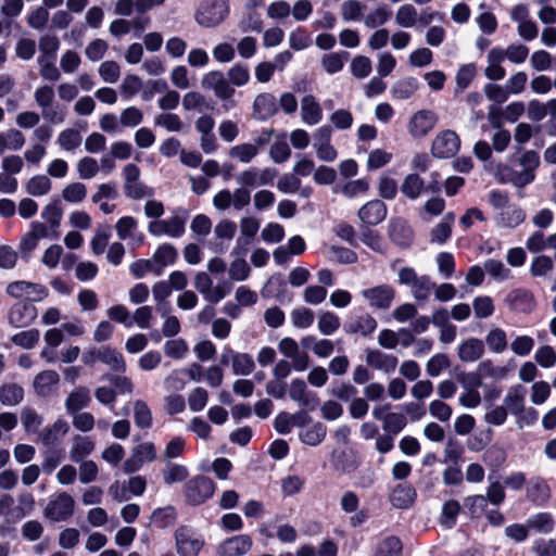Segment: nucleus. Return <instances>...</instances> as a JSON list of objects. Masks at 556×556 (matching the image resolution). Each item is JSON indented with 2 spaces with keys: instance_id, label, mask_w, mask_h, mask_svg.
<instances>
[{
  "instance_id": "nucleus-47",
  "label": "nucleus",
  "mask_w": 556,
  "mask_h": 556,
  "mask_svg": "<svg viewBox=\"0 0 556 556\" xmlns=\"http://www.w3.org/2000/svg\"><path fill=\"white\" fill-rule=\"evenodd\" d=\"M177 255L178 253L174 245L164 243L154 252L152 260L156 267H161L162 273L164 267L173 265L176 262Z\"/></svg>"
},
{
  "instance_id": "nucleus-26",
  "label": "nucleus",
  "mask_w": 556,
  "mask_h": 556,
  "mask_svg": "<svg viewBox=\"0 0 556 556\" xmlns=\"http://www.w3.org/2000/svg\"><path fill=\"white\" fill-rule=\"evenodd\" d=\"M302 122L308 126L317 125L323 119V110L318 101L312 94L301 100Z\"/></svg>"
},
{
  "instance_id": "nucleus-23",
  "label": "nucleus",
  "mask_w": 556,
  "mask_h": 556,
  "mask_svg": "<svg viewBox=\"0 0 556 556\" xmlns=\"http://www.w3.org/2000/svg\"><path fill=\"white\" fill-rule=\"evenodd\" d=\"M526 214L516 204H509L498 212L495 217L496 226L500 228H515L523 223Z\"/></svg>"
},
{
  "instance_id": "nucleus-9",
  "label": "nucleus",
  "mask_w": 556,
  "mask_h": 556,
  "mask_svg": "<svg viewBox=\"0 0 556 556\" xmlns=\"http://www.w3.org/2000/svg\"><path fill=\"white\" fill-rule=\"evenodd\" d=\"M438 115L431 110H419L415 112L408 123L407 131L415 139L425 138L437 125Z\"/></svg>"
},
{
  "instance_id": "nucleus-17",
  "label": "nucleus",
  "mask_w": 556,
  "mask_h": 556,
  "mask_svg": "<svg viewBox=\"0 0 556 556\" xmlns=\"http://www.w3.org/2000/svg\"><path fill=\"white\" fill-rule=\"evenodd\" d=\"M194 288L203 295L205 301L213 304L218 303L228 294V290L222 285L213 287V280L204 271L195 274Z\"/></svg>"
},
{
  "instance_id": "nucleus-10",
  "label": "nucleus",
  "mask_w": 556,
  "mask_h": 556,
  "mask_svg": "<svg viewBox=\"0 0 556 556\" xmlns=\"http://www.w3.org/2000/svg\"><path fill=\"white\" fill-rule=\"evenodd\" d=\"M175 541L180 556H197L204 546L203 539L188 527H179L176 530Z\"/></svg>"
},
{
  "instance_id": "nucleus-56",
  "label": "nucleus",
  "mask_w": 556,
  "mask_h": 556,
  "mask_svg": "<svg viewBox=\"0 0 556 556\" xmlns=\"http://www.w3.org/2000/svg\"><path fill=\"white\" fill-rule=\"evenodd\" d=\"M159 311L161 312L162 317L165 318L162 326L163 334L167 338L177 336L181 329L180 321L176 316L168 314L170 305H162L159 307Z\"/></svg>"
},
{
  "instance_id": "nucleus-54",
  "label": "nucleus",
  "mask_w": 556,
  "mask_h": 556,
  "mask_svg": "<svg viewBox=\"0 0 556 556\" xmlns=\"http://www.w3.org/2000/svg\"><path fill=\"white\" fill-rule=\"evenodd\" d=\"M417 10L413 4H403L401 5L395 13V23L400 27L412 28L416 25L417 22Z\"/></svg>"
},
{
  "instance_id": "nucleus-12",
  "label": "nucleus",
  "mask_w": 556,
  "mask_h": 556,
  "mask_svg": "<svg viewBox=\"0 0 556 556\" xmlns=\"http://www.w3.org/2000/svg\"><path fill=\"white\" fill-rule=\"evenodd\" d=\"M222 365H231L232 374L236 376H249L255 369L253 357L248 353L236 352L225 348L220 356Z\"/></svg>"
},
{
  "instance_id": "nucleus-25",
  "label": "nucleus",
  "mask_w": 556,
  "mask_h": 556,
  "mask_svg": "<svg viewBox=\"0 0 556 556\" xmlns=\"http://www.w3.org/2000/svg\"><path fill=\"white\" fill-rule=\"evenodd\" d=\"M508 306L517 312L529 313L535 306V300L531 292L522 289L513 290L506 296Z\"/></svg>"
},
{
  "instance_id": "nucleus-61",
  "label": "nucleus",
  "mask_w": 556,
  "mask_h": 556,
  "mask_svg": "<svg viewBox=\"0 0 556 556\" xmlns=\"http://www.w3.org/2000/svg\"><path fill=\"white\" fill-rule=\"evenodd\" d=\"M40 332L38 329H29L17 332L11 337L13 344L23 349H33L39 341Z\"/></svg>"
},
{
  "instance_id": "nucleus-43",
  "label": "nucleus",
  "mask_w": 556,
  "mask_h": 556,
  "mask_svg": "<svg viewBox=\"0 0 556 556\" xmlns=\"http://www.w3.org/2000/svg\"><path fill=\"white\" fill-rule=\"evenodd\" d=\"M24 390L17 383H4L0 387V402L4 406H15L23 401Z\"/></svg>"
},
{
  "instance_id": "nucleus-44",
  "label": "nucleus",
  "mask_w": 556,
  "mask_h": 556,
  "mask_svg": "<svg viewBox=\"0 0 556 556\" xmlns=\"http://www.w3.org/2000/svg\"><path fill=\"white\" fill-rule=\"evenodd\" d=\"M68 430V424L64 419L60 418L43 430L42 442L46 445L54 444L59 442L63 437H65Z\"/></svg>"
},
{
  "instance_id": "nucleus-60",
  "label": "nucleus",
  "mask_w": 556,
  "mask_h": 556,
  "mask_svg": "<svg viewBox=\"0 0 556 556\" xmlns=\"http://www.w3.org/2000/svg\"><path fill=\"white\" fill-rule=\"evenodd\" d=\"M189 352L188 343L182 338L172 339L164 343V353L167 357L182 359Z\"/></svg>"
},
{
  "instance_id": "nucleus-62",
  "label": "nucleus",
  "mask_w": 556,
  "mask_h": 556,
  "mask_svg": "<svg viewBox=\"0 0 556 556\" xmlns=\"http://www.w3.org/2000/svg\"><path fill=\"white\" fill-rule=\"evenodd\" d=\"M291 155V149L286 140V136L278 138L269 149V156L276 164L286 162Z\"/></svg>"
},
{
  "instance_id": "nucleus-41",
  "label": "nucleus",
  "mask_w": 556,
  "mask_h": 556,
  "mask_svg": "<svg viewBox=\"0 0 556 556\" xmlns=\"http://www.w3.org/2000/svg\"><path fill=\"white\" fill-rule=\"evenodd\" d=\"M228 155L242 164H249L258 155L257 146L251 142L239 143L229 149Z\"/></svg>"
},
{
  "instance_id": "nucleus-57",
  "label": "nucleus",
  "mask_w": 556,
  "mask_h": 556,
  "mask_svg": "<svg viewBox=\"0 0 556 556\" xmlns=\"http://www.w3.org/2000/svg\"><path fill=\"white\" fill-rule=\"evenodd\" d=\"M484 270L496 281L508 280L513 277L510 269L503 262L494 258L484 262Z\"/></svg>"
},
{
  "instance_id": "nucleus-51",
  "label": "nucleus",
  "mask_w": 556,
  "mask_h": 556,
  "mask_svg": "<svg viewBox=\"0 0 556 556\" xmlns=\"http://www.w3.org/2000/svg\"><path fill=\"white\" fill-rule=\"evenodd\" d=\"M425 182L417 174H409L405 177L401 191L410 200H416L421 195Z\"/></svg>"
},
{
  "instance_id": "nucleus-63",
  "label": "nucleus",
  "mask_w": 556,
  "mask_h": 556,
  "mask_svg": "<svg viewBox=\"0 0 556 556\" xmlns=\"http://www.w3.org/2000/svg\"><path fill=\"white\" fill-rule=\"evenodd\" d=\"M402 543L395 536L383 539L378 545L375 556H401Z\"/></svg>"
},
{
  "instance_id": "nucleus-15",
  "label": "nucleus",
  "mask_w": 556,
  "mask_h": 556,
  "mask_svg": "<svg viewBox=\"0 0 556 556\" xmlns=\"http://www.w3.org/2000/svg\"><path fill=\"white\" fill-rule=\"evenodd\" d=\"M332 129L328 125H324L316 129L313 135V147L316 151L317 157L324 162H333L338 152L331 144Z\"/></svg>"
},
{
  "instance_id": "nucleus-6",
  "label": "nucleus",
  "mask_w": 556,
  "mask_h": 556,
  "mask_svg": "<svg viewBox=\"0 0 556 556\" xmlns=\"http://www.w3.org/2000/svg\"><path fill=\"white\" fill-rule=\"evenodd\" d=\"M214 492L215 483L204 476H195L185 484V496L191 505L203 504Z\"/></svg>"
},
{
  "instance_id": "nucleus-31",
  "label": "nucleus",
  "mask_w": 556,
  "mask_h": 556,
  "mask_svg": "<svg viewBox=\"0 0 556 556\" xmlns=\"http://www.w3.org/2000/svg\"><path fill=\"white\" fill-rule=\"evenodd\" d=\"M376 328H377L376 319L368 314L358 316L357 318L352 319L344 325L345 332L358 333L363 337L372 333Z\"/></svg>"
},
{
  "instance_id": "nucleus-58",
  "label": "nucleus",
  "mask_w": 556,
  "mask_h": 556,
  "mask_svg": "<svg viewBox=\"0 0 556 556\" xmlns=\"http://www.w3.org/2000/svg\"><path fill=\"white\" fill-rule=\"evenodd\" d=\"M124 192L127 198L132 200L153 198L155 193L152 187L147 186L140 180L130 184H124Z\"/></svg>"
},
{
  "instance_id": "nucleus-5",
  "label": "nucleus",
  "mask_w": 556,
  "mask_h": 556,
  "mask_svg": "<svg viewBox=\"0 0 556 556\" xmlns=\"http://www.w3.org/2000/svg\"><path fill=\"white\" fill-rule=\"evenodd\" d=\"M5 292L12 299H24L28 302H40L49 295L47 287L26 280H16L10 282Z\"/></svg>"
},
{
  "instance_id": "nucleus-37",
  "label": "nucleus",
  "mask_w": 556,
  "mask_h": 556,
  "mask_svg": "<svg viewBox=\"0 0 556 556\" xmlns=\"http://www.w3.org/2000/svg\"><path fill=\"white\" fill-rule=\"evenodd\" d=\"M484 340L489 351L494 354L503 353L508 345L505 330L495 326L490 328Z\"/></svg>"
},
{
  "instance_id": "nucleus-64",
  "label": "nucleus",
  "mask_w": 556,
  "mask_h": 556,
  "mask_svg": "<svg viewBox=\"0 0 556 556\" xmlns=\"http://www.w3.org/2000/svg\"><path fill=\"white\" fill-rule=\"evenodd\" d=\"M352 75L357 79L368 77L372 71V64L368 56L356 55L350 64Z\"/></svg>"
},
{
  "instance_id": "nucleus-28",
  "label": "nucleus",
  "mask_w": 556,
  "mask_h": 556,
  "mask_svg": "<svg viewBox=\"0 0 556 556\" xmlns=\"http://www.w3.org/2000/svg\"><path fill=\"white\" fill-rule=\"evenodd\" d=\"M99 356V362L106 365L112 371L124 374L127 370L125 358L116 349L110 345L101 346Z\"/></svg>"
},
{
  "instance_id": "nucleus-36",
  "label": "nucleus",
  "mask_w": 556,
  "mask_h": 556,
  "mask_svg": "<svg viewBox=\"0 0 556 556\" xmlns=\"http://www.w3.org/2000/svg\"><path fill=\"white\" fill-rule=\"evenodd\" d=\"M253 109L260 119H266L277 111L276 99L271 93H261L255 98Z\"/></svg>"
},
{
  "instance_id": "nucleus-50",
  "label": "nucleus",
  "mask_w": 556,
  "mask_h": 556,
  "mask_svg": "<svg viewBox=\"0 0 556 556\" xmlns=\"http://www.w3.org/2000/svg\"><path fill=\"white\" fill-rule=\"evenodd\" d=\"M188 476V468L181 464L170 463L162 470L163 481L167 485L182 482Z\"/></svg>"
},
{
  "instance_id": "nucleus-13",
  "label": "nucleus",
  "mask_w": 556,
  "mask_h": 556,
  "mask_svg": "<svg viewBox=\"0 0 556 556\" xmlns=\"http://www.w3.org/2000/svg\"><path fill=\"white\" fill-rule=\"evenodd\" d=\"M204 89L212 90L220 100H230L235 94V88L220 71H211L206 73L201 80Z\"/></svg>"
},
{
  "instance_id": "nucleus-53",
  "label": "nucleus",
  "mask_w": 556,
  "mask_h": 556,
  "mask_svg": "<svg viewBox=\"0 0 556 556\" xmlns=\"http://www.w3.org/2000/svg\"><path fill=\"white\" fill-rule=\"evenodd\" d=\"M475 316L479 319H486L495 312L494 301L489 295H478L472 300Z\"/></svg>"
},
{
  "instance_id": "nucleus-4",
  "label": "nucleus",
  "mask_w": 556,
  "mask_h": 556,
  "mask_svg": "<svg viewBox=\"0 0 556 556\" xmlns=\"http://www.w3.org/2000/svg\"><path fill=\"white\" fill-rule=\"evenodd\" d=\"M74 510V497L65 491H60L50 496L43 516L53 522H61L70 519Z\"/></svg>"
},
{
  "instance_id": "nucleus-19",
  "label": "nucleus",
  "mask_w": 556,
  "mask_h": 556,
  "mask_svg": "<svg viewBox=\"0 0 556 556\" xmlns=\"http://www.w3.org/2000/svg\"><path fill=\"white\" fill-rule=\"evenodd\" d=\"M387 206L381 200H371L364 204L358 211V217L363 224L375 226L384 220Z\"/></svg>"
},
{
  "instance_id": "nucleus-27",
  "label": "nucleus",
  "mask_w": 556,
  "mask_h": 556,
  "mask_svg": "<svg viewBox=\"0 0 556 556\" xmlns=\"http://www.w3.org/2000/svg\"><path fill=\"white\" fill-rule=\"evenodd\" d=\"M366 362L369 366L386 374L394 371L397 366V358L394 355L386 354L379 350H368Z\"/></svg>"
},
{
  "instance_id": "nucleus-52",
  "label": "nucleus",
  "mask_w": 556,
  "mask_h": 556,
  "mask_svg": "<svg viewBox=\"0 0 556 556\" xmlns=\"http://www.w3.org/2000/svg\"><path fill=\"white\" fill-rule=\"evenodd\" d=\"M435 288V283L431 281V279L422 275L420 278L410 287V292L413 298L418 302L427 301L433 289Z\"/></svg>"
},
{
  "instance_id": "nucleus-20",
  "label": "nucleus",
  "mask_w": 556,
  "mask_h": 556,
  "mask_svg": "<svg viewBox=\"0 0 556 556\" xmlns=\"http://www.w3.org/2000/svg\"><path fill=\"white\" fill-rule=\"evenodd\" d=\"M94 441L87 435L76 434L72 439L68 457L74 463L87 460V457L94 451Z\"/></svg>"
},
{
  "instance_id": "nucleus-40",
  "label": "nucleus",
  "mask_w": 556,
  "mask_h": 556,
  "mask_svg": "<svg viewBox=\"0 0 556 556\" xmlns=\"http://www.w3.org/2000/svg\"><path fill=\"white\" fill-rule=\"evenodd\" d=\"M260 220L253 216H244L240 220V236L237 239L238 245H248L260 230Z\"/></svg>"
},
{
  "instance_id": "nucleus-16",
  "label": "nucleus",
  "mask_w": 556,
  "mask_h": 556,
  "mask_svg": "<svg viewBox=\"0 0 556 556\" xmlns=\"http://www.w3.org/2000/svg\"><path fill=\"white\" fill-rule=\"evenodd\" d=\"M38 316V311L31 302L21 301L11 306L8 313V321L14 328L30 326Z\"/></svg>"
},
{
  "instance_id": "nucleus-18",
  "label": "nucleus",
  "mask_w": 556,
  "mask_h": 556,
  "mask_svg": "<svg viewBox=\"0 0 556 556\" xmlns=\"http://www.w3.org/2000/svg\"><path fill=\"white\" fill-rule=\"evenodd\" d=\"M253 545L249 534H238L224 540L217 549L219 556H243Z\"/></svg>"
},
{
  "instance_id": "nucleus-42",
  "label": "nucleus",
  "mask_w": 556,
  "mask_h": 556,
  "mask_svg": "<svg viewBox=\"0 0 556 556\" xmlns=\"http://www.w3.org/2000/svg\"><path fill=\"white\" fill-rule=\"evenodd\" d=\"M418 80L414 77H406L396 81L391 89V94L394 99L406 100L409 99L418 90Z\"/></svg>"
},
{
  "instance_id": "nucleus-21",
  "label": "nucleus",
  "mask_w": 556,
  "mask_h": 556,
  "mask_svg": "<svg viewBox=\"0 0 556 556\" xmlns=\"http://www.w3.org/2000/svg\"><path fill=\"white\" fill-rule=\"evenodd\" d=\"M60 383V375L52 369L39 372L33 382L34 390L37 395L49 396Z\"/></svg>"
},
{
  "instance_id": "nucleus-30",
  "label": "nucleus",
  "mask_w": 556,
  "mask_h": 556,
  "mask_svg": "<svg viewBox=\"0 0 556 556\" xmlns=\"http://www.w3.org/2000/svg\"><path fill=\"white\" fill-rule=\"evenodd\" d=\"M416 490L408 484H399L391 493L390 501L396 508H409L416 500Z\"/></svg>"
},
{
  "instance_id": "nucleus-45",
  "label": "nucleus",
  "mask_w": 556,
  "mask_h": 556,
  "mask_svg": "<svg viewBox=\"0 0 556 556\" xmlns=\"http://www.w3.org/2000/svg\"><path fill=\"white\" fill-rule=\"evenodd\" d=\"M51 180L46 175H35L25 184V191L33 197H42L50 192Z\"/></svg>"
},
{
  "instance_id": "nucleus-14",
  "label": "nucleus",
  "mask_w": 556,
  "mask_h": 556,
  "mask_svg": "<svg viewBox=\"0 0 556 556\" xmlns=\"http://www.w3.org/2000/svg\"><path fill=\"white\" fill-rule=\"evenodd\" d=\"M361 295L376 309H388L394 298L395 290L389 285H378L361 291Z\"/></svg>"
},
{
  "instance_id": "nucleus-7",
  "label": "nucleus",
  "mask_w": 556,
  "mask_h": 556,
  "mask_svg": "<svg viewBox=\"0 0 556 556\" xmlns=\"http://www.w3.org/2000/svg\"><path fill=\"white\" fill-rule=\"evenodd\" d=\"M460 148L458 135L451 129H445L437 134L431 143V154L437 159H450L454 156Z\"/></svg>"
},
{
  "instance_id": "nucleus-22",
  "label": "nucleus",
  "mask_w": 556,
  "mask_h": 556,
  "mask_svg": "<svg viewBox=\"0 0 556 556\" xmlns=\"http://www.w3.org/2000/svg\"><path fill=\"white\" fill-rule=\"evenodd\" d=\"M484 354V343L478 338H467L457 348V355L462 362L473 363Z\"/></svg>"
},
{
  "instance_id": "nucleus-2",
  "label": "nucleus",
  "mask_w": 556,
  "mask_h": 556,
  "mask_svg": "<svg viewBox=\"0 0 556 556\" xmlns=\"http://www.w3.org/2000/svg\"><path fill=\"white\" fill-rule=\"evenodd\" d=\"M228 14V0H203L195 11L194 18L200 26L213 28L223 23Z\"/></svg>"
},
{
  "instance_id": "nucleus-3",
  "label": "nucleus",
  "mask_w": 556,
  "mask_h": 556,
  "mask_svg": "<svg viewBox=\"0 0 556 556\" xmlns=\"http://www.w3.org/2000/svg\"><path fill=\"white\" fill-rule=\"evenodd\" d=\"M34 100L40 109L42 117L51 124H62L65 121V109L58 110L55 103V91L50 85H40L34 91Z\"/></svg>"
},
{
  "instance_id": "nucleus-59",
  "label": "nucleus",
  "mask_w": 556,
  "mask_h": 556,
  "mask_svg": "<svg viewBox=\"0 0 556 556\" xmlns=\"http://www.w3.org/2000/svg\"><path fill=\"white\" fill-rule=\"evenodd\" d=\"M58 144L65 151H73L81 143V136L78 130L74 128H66L62 130L56 139Z\"/></svg>"
},
{
  "instance_id": "nucleus-33",
  "label": "nucleus",
  "mask_w": 556,
  "mask_h": 556,
  "mask_svg": "<svg viewBox=\"0 0 556 556\" xmlns=\"http://www.w3.org/2000/svg\"><path fill=\"white\" fill-rule=\"evenodd\" d=\"M494 177L502 184H511L518 188L527 186L520 170H516L507 164H497L494 169Z\"/></svg>"
},
{
  "instance_id": "nucleus-49",
  "label": "nucleus",
  "mask_w": 556,
  "mask_h": 556,
  "mask_svg": "<svg viewBox=\"0 0 556 556\" xmlns=\"http://www.w3.org/2000/svg\"><path fill=\"white\" fill-rule=\"evenodd\" d=\"M111 238V227L109 225H100L97 227L93 237L90 240V249L94 255L104 253L109 240Z\"/></svg>"
},
{
  "instance_id": "nucleus-34",
  "label": "nucleus",
  "mask_w": 556,
  "mask_h": 556,
  "mask_svg": "<svg viewBox=\"0 0 556 556\" xmlns=\"http://www.w3.org/2000/svg\"><path fill=\"white\" fill-rule=\"evenodd\" d=\"M519 165L521 166L520 174L527 185H529L535 178V169L540 165V156L535 151L528 150L520 156Z\"/></svg>"
},
{
  "instance_id": "nucleus-8",
  "label": "nucleus",
  "mask_w": 556,
  "mask_h": 556,
  "mask_svg": "<svg viewBox=\"0 0 556 556\" xmlns=\"http://www.w3.org/2000/svg\"><path fill=\"white\" fill-rule=\"evenodd\" d=\"M156 459V447L153 442H142L131 450L130 456L124 462L125 473H132L142 468L146 463Z\"/></svg>"
},
{
  "instance_id": "nucleus-24",
  "label": "nucleus",
  "mask_w": 556,
  "mask_h": 556,
  "mask_svg": "<svg viewBox=\"0 0 556 556\" xmlns=\"http://www.w3.org/2000/svg\"><path fill=\"white\" fill-rule=\"evenodd\" d=\"M91 402L90 391L87 387L78 386L74 388L65 400V408L68 414H76L88 407Z\"/></svg>"
},
{
  "instance_id": "nucleus-29",
  "label": "nucleus",
  "mask_w": 556,
  "mask_h": 556,
  "mask_svg": "<svg viewBox=\"0 0 556 556\" xmlns=\"http://www.w3.org/2000/svg\"><path fill=\"white\" fill-rule=\"evenodd\" d=\"M389 235L393 242L401 247H407L413 240V230L408 223L402 218L390 222Z\"/></svg>"
},
{
  "instance_id": "nucleus-32",
  "label": "nucleus",
  "mask_w": 556,
  "mask_h": 556,
  "mask_svg": "<svg viewBox=\"0 0 556 556\" xmlns=\"http://www.w3.org/2000/svg\"><path fill=\"white\" fill-rule=\"evenodd\" d=\"M528 527L540 534H549L554 531L556 521L551 513L542 511L530 516L528 519Z\"/></svg>"
},
{
  "instance_id": "nucleus-39",
  "label": "nucleus",
  "mask_w": 556,
  "mask_h": 556,
  "mask_svg": "<svg viewBox=\"0 0 556 556\" xmlns=\"http://www.w3.org/2000/svg\"><path fill=\"white\" fill-rule=\"evenodd\" d=\"M349 53L345 51L326 53L320 59L323 70L332 75L342 71L348 61Z\"/></svg>"
},
{
  "instance_id": "nucleus-11",
  "label": "nucleus",
  "mask_w": 556,
  "mask_h": 556,
  "mask_svg": "<svg viewBox=\"0 0 556 556\" xmlns=\"http://www.w3.org/2000/svg\"><path fill=\"white\" fill-rule=\"evenodd\" d=\"M290 399L299 406L314 410L319 406V397L316 392L308 389L301 378L292 379L288 388Z\"/></svg>"
},
{
  "instance_id": "nucleus-35",
  "label": "nucleus",
  "mask_w": 556,
  "mask_h": 556,
  "mask_svg": "<svg viewBox=\"0 0 556 556\" xmlns=\"http://www.w3.org/2000/svg\"><path fill=\"white\" fill-rule=\"evenodd\" d=\"M503 405L513 416L522 410L525 406V390L521 386H514L506 392Z\"/></svg>"
},
{
  "instance_id": "nucleus-46",
  "label": "nucleus",
  "mask_w": 556,
  "mask_h": 556,
  "mask_svg": "<svg viewBox=\"0 0 556 556\" xmlns=\"http://www.w3.org/2000/svg\"><path fill=\"white\" fill-rule=\"evenodd\" d=\"M134 421L140 429H149L152 426V412L143 400H136L132 403Z\"/></svg>"
},
{
  "instance_id": "nucleus-1",
  "label": "nucleus",
  "mask_w": 556,
  "mask_h": 556,
  "mask_svg": "<svg viewBox=\"0 0 556 556\" xmlns=\"http://www.w3.org/2000/svg\"><path fill=\"white\" fill-rule=\"evenodd\" d=\"M188 217V211L179 207L167 218L151 220L148 224V231L155 237L180 238L186 232Z\"/></svg>"
},
{
  "instance_id": "nucleus-55",
  "label": "nucleus",
  "mask_w": 556,
  "mask_h": 556,
  "mask_svg": "<svg viewBox=\"0 0 556 556\" xmlns=\"http://www.w3.org/2000/svg\"><path fill=\"white\" fill-rule=\"evenodd\" d=\"M188 383L187 371L184 368L172 370L163 381L164 388L167 391L178 392L186 388Z\"/></svg>"
},
{
  "instance_id": "nucleus-38",
  "label": "nucleus",
  "mask_w": 556,
  "mask_h": 556,
  "mask_svg": "<svg viewBox=\"0 0 556 556\" xmlns=\"http://www.w3.org/2000/svg\"><path fill=\"white\" fill-rule=\"evenodd\" d=\"M454 220L455 215L453 213L444 215L442 220L435 225L430 232L431 242L438 244L445 243L452 235V225L454 224Z\"/></svg>"
},
{
  "instance_id": "nucleus-48",
  "label": "nucleus",
  "mask_w": 556,
  "mask_h": 556,
  "mask_svg": "<svg viewBox=\"0 0 556 556\" xmlns=\"http://www.w3.org/2000/svg\"><path fill=\"white\" fill-rule=\"evenodd\" d=\"M327 434V427L323 422H315L308 429L300 432V440L309 446H316L320 444Z\"/></svg>"
}]
</instances>
